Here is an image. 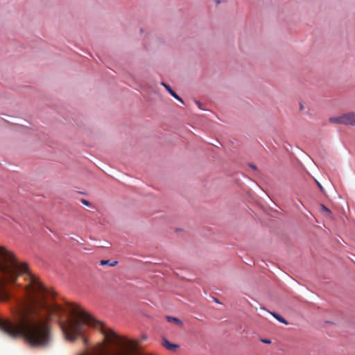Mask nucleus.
Masks as SVG:
<instances>
[{
    "label": "nucleus",
    "instance_id": "nucleus-1",
    "mask_svg": "<svg viewBox=\"0 0 355 355\" xmlns=\"http://www.w3.org/2000/svg\"><path fill=\"white\" fill-rule=\"evenodd\" d=\"M341 124L345 125H354L355 114L354 112H349L342 115Z\"/></svg>",
    "mask_w": 355,
    "mask_h": 355
},
{
    "label": "nucleus",
    "instance_id": "nucleus-2",
    "mask_svg": "<svg viewBox=\"0 0 355 355\" xmlns=\"http://www.w3.org/2000/svg\"><path fill=\"white\" fill-rule=\"evenodd\" d=\"M162 345L169 351H175L180 347L177 344L171 343L166 338H163Z\"/></svg>",
    "mask_w": 355,
    "mask_h": 355
},
{
    "label": "nucleus",
    "instance_id": "nucleus-3",
    "mask_svg": "<svg viewBox=\"0 0 355 355\" xmlns=\"http://www.w3.org/2000/svg\"><path fill=\"white\" fill-rule=\"evenodd\" d=\"M162 85L166 88V89L168 92V93L175 98L177 100L182 102V99L171 88V87L164 83H162Z\"/></svg>",
    "mask_w": 355,
    "mask_h": 355
},
{
    "label": "nucleus",
    "instance_id": "nucleus-4",
    "mask_svg": "<svg viewBox=\"0 0 355 355\" xmlns=\"http://www.w3.org/2000/svg\"><path fill=\"white\" fill-rule=\"evenodd\" d=\"M166 320L168 322H173L175 323V324L177 325H179L180 327H182L183 326V322L182 320H180L179 318H175V317H172V316H166Z\"/></svg>",
    "mask_w": 355,
    "mask_h": 355
},
{
    "label": "nucleus",
    "instance_id": "nucleus-5",
    "mask_svg": "<svg viewBox=\"0 0 355 355\" xmlns=\"http://www.w3.org/2000/svg\"><path fill=\"white\" fill-rule=\"evenodd\" d=\"M118 263L117 261H111V260H101L100 261V264L101 266H115Z\"/></svg>",
    "mask_w": 355,
    "mask_h": 355
},
{
    "label": "nucleus",
    "instance_id": "nucleus-6",
    "mask_svg": "<svg viewBox=\"0 0 355 355\" xmlns=\"http://www.w3.org/2000/svg\"><path fill=\"white\" fill-rule=\"evenodd\" d=\"M275 318H276L279 322L283 323V324H288V322L283 318L282 317L281 315H279V314L277 313H272V312H269Z\"/></svg>",
    "mask_w": 355,
    "mask_h": 355
},
{
    "label": "nucleus",
    "instance_id": "nucleus-7",
    "mask_svg": "<svg viewBox=\"0 0 355 355\" xmlns=\"http://www.w3.org/2000/svg\"><path fill=\"white\" fill-rule=\"evenodd\" d=\"M329 121L332 123L341 124L342 115L339 116H332L329 118Z\"/></svg>",
    "mask_w": 355,
    "mask_h": 355
},
{
    "label": "nucleus",
    "instance_id": "nucleus-8",
    "mask_svg": "<svg viewBox=\"0 0 355 355\" xmlns=\"http://www.w3.org/2000/svg\"><path fill=\"white\" fill-rule=\"evenodd\" d=\"M321 207L324 211L327 212V214L330 213V210L327 207H326L324 205H321Z\"/></svg>",
    "mask_w": 355,
    "mask_h": 355
},
{
    "label": "nucleus",
    "instance_id": "nucleus-9",
    "mask_svg": "<svg viewBox=\"0 0 355 355\" xmlns=\"http://www.w3.org/2000/svg\"><path fill=\"white\" fill-rule=\"evenodd\" d=\"M81 202L85 205H87V206H89L90 205V202L88 200H85V199H82Z\"/></svg>",
    "mask_w": 355,
    "mask_h": 355
},
{
    "label": "nucleus",
    "instance_id": "nucleus-10",
    "mask_svg": "<svg viewBox=\"0 0 355 355\" xmlns=\"http://www.w3.org/2000/svg\"><path fill=\"white\" fill-rule=\"evenodd\" d=\"M262 342L264 343H270V340H262Z\"/></svg>",
    "mask_w": 355,
    "mask_h": 355
},
{
    "label": "nucleus",
    "instance_id": "nucleus-11",
    "mask_svg": "<svg viewBox=\"0 0 355 355\" xmlns=\"http://www.w3.org/2000/svg\"><path fill=\"white\" fill-rule=\"evenodd\" d=\"M250 166L253 168L254 170H256L257 169V166L253 165V164H250Z\"/></svg>",
    "mask_w": 355,
    "mask_h": 355
},
{
    "label": "nucleus",
    "instance_id": "nucleus-12",
    "mask_svg": "<svg viewBox=\"0 0 355 355\" xmlns=\"http://www.w3.org/2000/svg\"><path fill=\"white\" fill-rule=\"evenodd\" d=\"M147 338V336L146 335L142 336V339L146 340Z\"/></svg>",
    "mask_w": 355,
    "mask_h": 355
},
{
    "label": "nucleus",
    "instance_id": "nucleus-13",
    "mask_svg": "<svg viewBox=\"0 0 355 355\" xmlns=\"http://www.w3.org/2000/svg\"><path fill=\"white\" fill-rule=\"evenodd\" d=\"M318 184L319 186V187L320 188V189L322 190V187L321 186V184L320 183L318 182Z\"/></svg>",
    "mask_w": 355,
    "mask_h": 355
},
{
    "label": "nucleus",
    "instance_id": "nucleus-14",
    "mask_svg": "<svg viewBox=\"0 0 355 355\" xmlns=\"http://www.w3.org/2000/svg\"><path fill=\"white\" fill-rule=\"evenodd\" d=\"M318 184L319 186V187L320 188V189L322 190V187L321 186V184L320 183L318 182Z\"/></svg>",
    "mask_w": 355,
    "mask_h": 355
},
{
    "label": "nucleus",
    "instance_id": "nucleus-15",
    "mask_svg": "<svg viewBox=\"0 0 355 355\" xmlns=\"http://www.w3.org/2000/svg\"><path fill=\"white\" fill-rule=\"evenodd\" d=\"M196 103L198 104V105L200 107V103L198 101H196Z\"/></svg>",
    "mask_w": 355,
    "mask_h": 355
},
{
    "label": "nucleus",
    "instance_id": "nucleus-16",
    "mask_svg": "<svg viewBox=\"0 0 355 355\" xmlns=\"http://www.w3.org/2000/svg\"><path fill=\"white\" fill-rule=\"evenodd\" d=\"M303 108V106L302 104H300V109L302 110Z\"/></svg>",
    "mask_w": 355,
    "mask_h": 355
}]
</instances>
